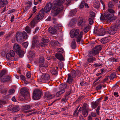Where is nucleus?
<instances>
[{
  "instance_id": "f257e3e1",
  "label": "nucleus",
  "mask_w": 120,
  "mask_h": 120,
  "mask_svg": "<svg viewBox=\"0 0 120 120\" xmlns=\"http://www.w3.org/2000/svg\"><path fill=\"white\" fill-rule=\"evenodd\" d=\"M70 34L71 38L75 37L77 38L76 41L78 43H80L83 34V32L82 31L79 33V30L78 29L75 30H72L70 32Z\"/></svg>"
},
{
  "instance_id": "f03ea898",
  "label": "nucleus",
  "mask_w": 120,
  "mask_h": 120,
  "mask_svg": "<svg viewBox=\"0 0 120 120\" xmlns=\"http://www.w3.org/2000/svg\"><path fill=\"white\" fill-rule=\"evenodd\" d=\"M65 0H55L52 3V8L53 9H57L58 10L62 11L64 8L62 3Z\"/></svg>"
},
{
  "instance_id": "7ed1b4c3",
  "label": "nucleus",
  "mask_w": 120,
  "mask_h": 120,
  "mask_svg": "<svg viewBox=\"0 0 120 120\" xmlns=\"http://www.w3.org/2000/svg\"><path fill=\"white\" fill-rule=\"evenodd\" d=\"M13 49L15 52L21 58L22 57L24 54V52L22 50L20 46L18 44L15 43L13 46Z\"/></svg>"
},
{
  "instance_id": "20e7f679",
  "label": "nucleus",
  "mask_w": 120,
  "mask_h": 120,
  "mask_svg": "<svg viewBox=\"0 0 120 120\" xmlns=\"http://www.w3.org/2000/svg\"><path fill=\"white\" fill-rule=\"evenodd\" d=\"M44 14H42L40 15V14L36 16V17L34 18V19L30 22L31 27H34L35 25L39 21L42 19L44 17Z\"/></svg>"
},
{
  "instance_id": "39448f33",
  "label": "nucleus",
  "mask_w": 120,
  "mask_h": 120,
  "mask_svg": "<svg viewBox=\"0 0 120 120\" xmlns=\"http://www.w3.org/2000/svg\"><path fill=\"white\" fill-rule=\"evenodd\" d=\"M114 15L113 14H110L108 12H105L104 14H101L100 19L102 21H105L106 20L107 21L110 20L111 17Z\"/></svg>"
},
{
  "instance_id": "423d86ee",
  "label": "nucleus",
  "mask_w": 120,
  "mask_h": 120,
  "mask_svg": "<svg viewBox=\"0 0 120 120\" xmlns=\"http://www.w3.org/2000/svg\"><path fill=\"white\" fill-rule=\"evenodd\" d=\"M52 3L51 2L48 3L45 6L44 9L42 8L41 10L39 12L38 14H40V15L43 13L44 15V12H43L44 11L46 13H47L50 11L51 9H53L52 8Z\"/></svg>"
},
{
  "instance_id": "0eeeda50",
  "label": "nucleus",
  "mask_w": 120,
  "mask_h": 120,
  "mask_svg": "<svg viewBox=\"0 0 120 120\" xmlns=\"http://www.w3.org/2000/svg\"><path fill=\"white\" fill-rule=\"evenodd\" d=\"M91 111L87 104L85 103L83 105L82 108V112L84 117H86L88 115V112Z\"/></svg>"
},
{
  "instance_id": "6e6552de",
  "label": "nucleus",
  "mask_w": 120,
  "mask_h": 120,
  "mask_svg": "<svg viewBox=\"0 0 120 120\" xmlns=\"http://www.w3.org/2000/svg\"><path fill=\"white\" fill-rule=\"evenodd\" d=\"M41 92L38 89H36L33 92V98L35 100L40 98L41 97Z\"/></svg>"
},
{
  "instance_id": "1a4fd4ad",
  "label": "nucleus",
  "mask_w": 120,
  "mask_h": 120,
  "mask_svg": "<svg viewBox=\"0 0 120 120\" xmlns=\"http://www.w3.org/2000/svg\"><path fill=\"white\" fill-rule=\"evenodd\" d=\"M76 71L74 70H72L71 72V74H68V79L67 81V82L70 84L72 82V78L76 77Z\"/></svg>"
},
{
  "instance_id": "9d476101",
  "label": "nucleus",
  "mask_w": 120,
  "mask_h": 120,
  "mask_svg": "<svg viewBox=\"0 0 120 120\" xmlns=\"http://www.w3.org/2000/svg\"><path fill=\"white\" fill-rule=\"evenodd\" d=\"M107 29V34H109L111 35L115 34L116 32L117 29L116 27H115L113 24L111 25L109 28Z\"/></svg>"
},
{
  "instance_id": "9b49d317",
  "label": "nucleus",
  "mask_w": 120,
  "mask_h": 120,
  "mask_svg": "<svg viewBox=\"0 0 120 120\" xmlns=\"http://www.w3.org/2000/svg\"><path fill=\"white\" fill-rule=\"evenodd\" d=\"M50 80V75L48 74H43L41 77V82H46L49 81Z\"/></svg>"
},
{
  "instance_id": "f8f14e48",
  "label": "nucleus",
  "mask_w": 120,
  "mask_h": 120,
  "mask_svg": "<svg viewBox=\"0 0 120 120\" xmlns=\"http://www.w3.org/2000/svg\"><path fill=\"white\" fill-rule=\"evenodd\" d=\"M16 40L19 43H21L23 41L22 34L21 32H18L16 33L15 35Z\"/></svg>"
},
{
  "instance_id": "ddd939ff",
  "label": "nucleus",
  "mask_w": 120,
  "mask_h": 120,
  "mask_svg": "<svg viewBox=\"0 0 120 120\" xmlns=\"http://www.w3.org/2000/svg\"><path fill=\"white\" fill-rule=\"evenodd\" d=\"M21 93L22 96L26 98L27 97L29 98V95L28 94V90L26 88H24L21 89Z\"/></svg>"
},
{
  "instance_id": "4468645a",
  "label": "nucleus",
  "mask_w": 120,
  "mask_h": 120,
  "mask_svg": "<svg viewBox=\"0 0 120 120\" xmlns=\"http://www.w3.org/2000/svg\"><path fill=\"white\" fill-rule=\"evenodd\" d=\"M97 51H95L93 49L91 50H89L88 52L87 56L89 57H92L98 54Z\"/></svg>"
},
{
  "instance_id": "2eb2a0df",
  "label": "nucleus",
  "mask_w": 120,
  "mask_h": 120,
  "mask_svg": "<svg viewBox=\"0 0 120 120\" xmlns=\"http://www.w3.org/2000/svg\"><path fill=\"white\" fill-rule=\"evenodd\" d=\"M86 21L85 19L81 18L78 20V24L80 26L83 27L86 25Z\"/></svg>"
},
{
  "instance_id": "dca6fc26",
  "label": "nucleus",
  "mask_w": 120,
  "mask_h": 120,
  "mask_svg": "<svg viewBox=\"0 0 120 120\" xmlns=\"http://www.w3.org/2000/svg\"><path fill=\"white\" fill-rule=\"evenodd\" d=\"M62 10H58L57 9H52L51 11V15L53 16H55L59 12H62Z\"/></svg>"
},
{
  "instance_id": "f3484780",
  "label": "nucleus",
  "mask_w": 120,
  "mask_h": 120,
  "mask_svg": "<svg viewBox=\"0 0 120 120\" xmlns=\"http://www.w3.org/2000/svg\"><path fill=\"white\" fill-rule=\"evenodd\" d=\"M11 76H4L2 78L1 81L3 82L11 81Z\"/></svg>"
},
{
  "instance_id": "a211bd4d",
  "label": "nucleus",
  "mask_w": 120,
  "mask_h": 120,
  "mask_svg": "<svg viewBox=\"0 0 120 120\" xmlns=\"http://www.w3.org/2000/svg\"><path fill=\"white\" fill-rule=\"evenodd\" d=\"M56 57L60 61H64L65 59L62 54L60 53H56L55 55Z\"/></svg>"
},
{
  "instance_id": "6ab92c4d",
  "label": "nucleus",
  "mask_w": 120,
  "mask_h": 120,
  "mask_svg": "<svg viewBox=\"0 0 120 120\" xmlns=\"http://www.w3.org/2000/svg\"><path fill=\"white\" fill-rule=\"evenodd\" d=\"M107 29H105L103 28H100L99 35L100 36H103L105 34H107Z\"/></svg>"
},
{
  "instance_id": "aec40b11",
  "label": "nucleus",
  "mask_w": 120,
  "mask_h": 120,
  "mask_svg": "<svg viewBox=\"0 0 120 120\" xmlns=\"http://www.w3.org/2000/svg\"><path fill=\"white\" fill-rule=\"evenodd\" d=\"M97 101H96L94 102L93 101L91 103V106L92 109H95L98 106L99 103Z\"/></svg>"
},
{
  "instance_id": "412c9836",
  "label": "nucleus",
  "mask_w": 120,
  "mask_h": 120,
  "mask_svg": "<svg viewBox=\"0 0 120 120\" xmlns=\"http://www.w3.org/2000/svg\"><path fill=\"white\" fill-rule=\"evenodd\" d=\"M48 30L49 32L52 34H56L57 32V30L55 28L52 27H50Z\"/></svg>"
},
{
  "instance_id": "4be33fe9",
  "label": "nucleus",
  "mask_w": 120,
  "mask_h": 120,
  "mask_svg": "<svg viewBox=\"0 0 120 120\" xmlns=\"http://www.w3.org/2000/svg\"><path fill=\"white\" fill-rule=\"evenodd\" d=\"M38 41L37 40L35 37H34L32 41V45L31 46V48L32 49H34L36 45L37 44Z\"/></svg>"
},
{
  "instance_id": "5701e85b",
  "label": "nucleus",
  "mask_w": 120,
  "mask_h": 120,
  "mask_svg": "<svg viewBox=\"0 0 120 120\" xmlns=\"http://www.w3.org/2000/svg\"><path fill=\"white\" fill-rule=\"evenodd\" d=\"M54 27L57 30H59L61 31L62 30V26L60 24H56L55 25Z\"/></svg>"
},
{
  "instance_id": "b1692460",
  "label": "nucleus",
  "mask_w": 120,
  "mask_h": 120,
  "mask_svg": "<svg viewBox=\"0 0 120 120\" xmlns=\"http://www.w3.org/2000/svg\"><path fill=\"white\" fill-rule=\"evenodd\" d=\"M102 48V46L100 45H97L95 46L93 49H94L95 51H97V53L98 54L99 52L100 51Z\"/></svg>"
},
{
  "instance_id": "393cba45",
  "label": "nucleus",
  "mask_w": 120,
  "mask_h": 120,
  "mask_svg": "<svg viewBox=\"0 0 120 120\" xmlns=\"http://www.w3.org/2000/svg\"><path fill=\"white\" fill-rule=\"evenodd\" d=\"M71 48L73 49H75L76 47V42L75 40L74 39L73 40L71 43Z\"/></svg>"
},
{
  "instance_id": "a878e982",
  "label": "nucleus",
  "mask_w": 120,
  "mask_h": 120,
  "mask_svg": "<svg viewBox=\"0 0 120 120\" xmlns=\"http://www.w3.org/2000/svg\"><path fill=\"white\" fill-rule=\"evenodd\" d=\"M96 60V58L94 57H89L87 58V62L89 63H93V61Z\"/></svg>"
},
{
  "instance_id": "bb28decb",
  "label": "nucleus",
  "mask_w": 120,
  "mask_h": 120,
  "mask_svg": "<svg viewBox=\"0 0 120 120\" xmlns=\"http://www.w3.org/2000/svg\"><path fill=\"white\" fill-rule=\"evenodd\" d=\"M108 38V37H106L102 38L101 40V42L104 44L107 43L109 41Z\"/></svg>"
},
{
  "instance_id": "cd10ccee",
  "label": "nucleus",
  "mask_w": 120,
  "mask_h": 120,
  "mask_svg": "<svg viewBox=\"0 0 120 120\" xmlns=\"http://www.w3.org/2000/svg\"><path fill=\"white\" fill-rule=\"evenodd\" d=\"M94 7L96 8H98L99 7V2L98 0H96L94 3Z\"/></svg>"
},
{
  "instance_id": "c85d7f7f",
  "label": "nucleus",
  "mask_w": 120,
  "mask_h": 120,
  "mask_svg": "<svg viewBox=\"0 0 120 120\" xmlns=\"http://www.w3.org/2000/svg\"><path fill=\"white\" fill-rule=\"evenodd\" d=\"M113 25L116 27L117 29L120 28V20H117L116 22Z\"/></svg>"
},
{
  "instance_id": "c756f323",
  "label": "nucleus",
  "mask_w": 120,
  "mask_h": 120,
  "mask_svg": "<svg viewBox=\"0 0 120 120\" xmlns=\"http://www.w3.org/2000/svg\"><path fill=\"white\" fill-rule=\"evenodd\" d=\"M77 11V10L76 9H74L71 11L69 13V15L70 16H73L76 13Z\"/></svg>"
},
{
  "instance_id": "7c9ffc66",
  "label": "nucleus",
  "mask_w": 120,
  "mask_h": 120,
  "mask_svg": "<svg viewBox=\"0 0 120 120\" xmlns=\"http://www.w3.org/2000/svg\"><path fill=\"white\" fill-rule=\"evenodd\" d=\"M48 66V63L47 62H44L39 65L40 68L42 67L46 68Z\"/></svg>"
},
{
  "instance_id": "2f4dec72",
  "label": "nucleus",
  "mask_w": 120,
  "mask_h": 120,
  "mask_svg": "<svg viewBox=\"0 0 120 120\" xmlns=\"http://www.w3.org/2000/svg\"><path fill=\"white\" fill-rule=\"evenodd\" d=\"M19 110V106L18 105L14 106L12 112L13 113L18 111Z\"/></svg>"
},
{
  "instance_id": "473e14b6",
  "label": "nucleus",
  "mask_w": 120,
  "mask_h": 120,
  "mask_svg": "<svg viewBox=\"0 0 120 120\" xmlns=\"http://www.w3.org/2000/svg\"><path fill=\"white\" fill-rule=\"evenodd\" d=\"M22 36L23 39H26L28 38V36L27 33L25 31H23L22 32Z\"/></svg>"
},
{
  "instance_id": "72a5a7b5",
  "label": "nucleus",
  "mask_w": 120,
  "mask_h": 120,
  "mask_svg": "<svg viewBox=\"0 0 120 120\" xmlns=\"http://www.w3.org/2000/svg\"><path fill=\"white\" fill-rule=\"evenodd\" d=\"M91 28V26L89 25H88L87 26H85L83 29L84 32L86 33Z\"/></svg>"
},
{
  "instance_id": "f704fd0d",
  "label": "nucleus",
  "mask_w": 120,
  "mask_h": 120,
  "mask_svg": "<svg viewBox=\"0 0 120 120\" xmlns=\"http://www.w3.org/2000/svg\"><path fill=\"white\" fill-rule=\"evenodd\" d=\"M65 92V90H64L62 89L57 93L56 94V96L57 97H59L60 95L64 93Z\"/></svg>"
},
{
  "instance_id": "c9c22d12",
  "label": "nucleus",
  "mask_w": 120,
  "mask_h": 120,
  "mask_svg": "<svg viewBox=\"0 0 120 120\" xmlns=\"http://www.w3.org/2000/svg\"><path fill=\"white\" fill-rule=\"evenodd\" d=\"M116 77V73L115 72H113L111 74L109 77L110 79L112 80L114 79Z\"/></svg>"
},
{
  "instance_id": "e433bc0d",
  "label": "nucleus",
  "mask_w": 120,
  "mask_h": 120,
  "mask_svg": "<svg viewBox=\"0 0 120 120\" xmlns=\"http://www.w3.org/2000/svg\"><path fill=\"white\" fill-rule=\"evenodd\" d=\"M59 42L57 41H56L54 40H52L50 42V44L53 47H54L55 45H57L58 43Z\"/></svg>"
},
{
  "instance_id": "4c0bfd02",
  "label": "nucleus",
  "mask_w": 120,
  "mask_h": 120,
  "mask_svg": "<svg viewBox=\"0 0 120 120\" xmlns=\"http://www.w3.org/2000/svg\"><path fill=\"white\" fill-rule=\"evenodd\" d=\"M45 59L43 56H41L40 57L38 60V63L41 64L44 62Z\"/></svg>"
},
{
  "instance_id": "58836bf2",
  "label": "nucleus",
  "mask_w": 120,
  "mask_h": 120,
  "mask_svg": "<svg viewBox=\"0 0 120 120\" xmlns=\"http://www.w3.org/2000/svg\"><path fill=\"white\" fill-rule=\"evenodd\" d=\"M100 28L96 27L95 28L94 32V33L95 34H98L99 35Z\"/></svg>"
},
{
  "instance_id": "ea45409f",
  "label": "nucleus",
  "mask_w": 120,
  "mask_h": 120,
  "mask_svg": "<svg viewBox=\"0 0 120 120\" xmlns=\"http://www.w3.org/2000/svg\"><path fill=\"white\" fill-rule=\"evenodd\" d=\"M51 72L53 75H56L58 74L57 71L55 69H53L51 70Z\"/></svg>"
},
{
  "instance_id": "a19ab883",
  "label": "nucleus",
  "mask_w": 120,
  "mask_h": 120,
  "mask_svg": "<svg viewBox=\"0 0 120 120\" xmlns=\"http://www.w3.org/2000/svg\"><path fill=\"white\" fill-rule=\"evenodd\" d=\"M28 26H26L25 29V30L28 34H30L31 32V28Z\"/></svg>"
},
{
  "instance_id": "79ce46f5",
  "label": "nucleus",
  "mask_w": 120,
  "mask_h": 120,
  "mask_svg": "<svg viewBox=\"0 0 120 120\" xmlns=\"http://www.w3.org/2000/svg\"><path fill=\"white\" fill-rule=\"evenodd\" d=\"M28 53L29 56L33 58L34 57L35 55V54L34 52L32 51H29Z\"/></svg>"
},
{
  "instance_id": "37998d69",
  "label": "nucleus",
  "mask_w": 120,
  "mask_h": 120,
  "mask_svg": "<svg viewBox=\"0 0 120 120\" xmlns=\"http://www.w3.org/2000/svg\"><path fill=\"white\" fill-rule=\"evenodd\" d=\"M109 49H107L105 51V52L107 54L109 55L113 56V53L111 51L109 50Z\"/></svg>"
},
{
  "instance_id": "c03bdc74",
  "label": "nucleus",
  "mask_w": 120,
  "mask_h": 120,
  "mask_svg": "<svg viewBox=\"0 0 120 120\" xmlns=\"http://www.w3.org/2000/svg\"><path fill=\"white\" fill-rule=\"evenodd\" d=\"M41 40L43 42L46 43L49 41V40L48 39L46 38L43 37L42 38Z\"/></svg>"
},
{
  "instance_id": "a18cd8bd",
  "label": "nucleus",
  "mask_w": 120,
  "mask_h": 120,
  "mask_svg": "<svg viewBox=\"0 0 120 120\" xmlns=\"http://www.w3.org/2000/svg\"><path fill=\"white\" fill-rule=\"evenodd\" d=\"M6 104V102L5 101L0 99V108H2L3 105Z\"/></svg>"
},
{
  "instance_id": "49530a36",
  "label": "nucleus",
  "mask_w": 120,
  "mask_h": 120,
  "mask_svg": "<svg viewBox=\"0 0 120 120\" xmlns=\"http://www.w3.org/2000/svg\"><path fill=\"white\" fill-rule=\"evenodd\" d=\"M32 106H31L29 105H24L23 106V109L24 110H26L29 109L30 108H31Z\"/></svg>"
},
{
  "instance_id": "de8ad7c7",
  "label": "nucleus",
  "mask_w": 120,
  "mask_h": 120,
  "mask_svg": "<svg viewBox=\"0 0 120 120\" xmlns=\"http://www.w3.org/2000/svg\"><path fill=\"white\" fill-rule=\"evenodd\" d=\"M58 52L57 53H60V54H62L65 52L64 50L61 48H60L58 49Z\"/></svg>"
},
{
  "instance_id": "09e8293b",
  "label": "nucleus",
  "mask_w": 120,
  "mask_h": 120,
  "mask_svg": "<svg viewBox=\"0 0 120 120\" xmlns=\"http://www.w3.org/2000/svg\"><path fill=\"white\" fill-rule=\"evenodd\" d=\"M75 19H72L70 23V24L71 26H72L75 23Z\"/></svg>"
},
{
  "instance_id": "8fccbe9b",
  "label": "nucleus",
  "mask_w": 120,
  "mask_h": 120,
  "mask_svg": "<svg viewBox=\"0 0 120 120\" xmlns=\"http://www.w3.org/2000/svg\"><path fill=\"white\" fill-rule=\"evenodd\" d=\"M74 87V86L73 87L72 86V88L71 87V89H70V90H69L68 91V92H67L66 93L65 95V97H66L68 95H69L70 94L71 92V90H72V88L73 89Z\"/></svg>"
},
{
  "instance_id": "3c124183",
  "label": "nucleus",
  "mask_w": 120,
  "mask_h": 120,
  "mask_svg": "<svg viewBox=\"0 0 120 120\" xmlns=\"http://www.w3.org/2000/svg\"><path fill=\"white\" fill-rule=\"evenodd\" d=\"M6 56L7 59L9 60H11V57H12L9 53H8L7 54Z\"/></svg>"
},
{
  "instance_id": "603ef678",
  "label": "nucleus",
  "mask_w": 120,
  "mask_h": 120,
  "mask_svg": "<svg viewBox=\"0 0 120 120\" xmlns=\"http://www.w3.org/2000/svg\"><path fill=\"white\" fill-rule=\"evenodd\" d=\"M14 106V105H10L8 107L7 109L10 111H11L12 112Z\"/></svg>"
},
{
  "instance_id": "864d4df0",
  "label": "nucleus",
  "mask_w": 120,
  "mask_h": 120,
  "mask_svg": "<svg viewBox=\"0 0 120 120\" xmlns=\"http://www.w3.org/2000/svg\"><path fill=\"white\" fill-rule=\"evenodd\" d=\"M28 45V42H25L23 43H22V46L23 47L26 48L27 47Z\"/></svg>"
},
{
  "instance_id": "5fc2aeb1",
  "label": "nucleus",
  "mask_w": 120,
  "mask_h": 120,
  "mask_svg": "<svg viewBox=\"0 0 120 120\" xmlns=\"http://www.w3.org/2000/svg\"><path fill=\"white\" fill-rule=\"evenodd\" d=\"M9 53L10 54V55L12 57H13L15 56L14 52L12 50H10V53Z\"/></svg>"
},
{
  "instance_id": "6e6d98bb",
  "label": "nucleus",
  "mask_w": 120,
  "mask_h": 120,
  "mask_svg": "<svg viewBox=\"0 0 120 120\" xmlns=\"http://www.w3.org/2000/svg\"><path fill=\"white\" fill-rule=\"evenodd\" d=\"M110 8H110L108 9V11L111 14H113V13H115V11L113 10Z\"/></svg>"
},
{
  "instance_id": "4d7b16f0",
  "label": "nucleus",
  "mask_w": 120,
  "mask_h": 120,
  "mask_svg": "<svg viewBox=\"0 0 120 120\" xmlns=\"http://www.w3.org/2000/svg\"><path fill=\"white\" fill-rule=\"evenodd\" d=\"M59 65L60 69L62 68L64 66V64L63 62H59Z\"/></svg>"
},
{
  "instance_id": "13d9d810",
  "label": "nucleus",
  "mask_w": 120,
  "mask_h": 120,
  "mask_svg": "<svg viewBox=\"0 0 120 120\" xmlns=\"http://www.w3.org/2000/svg\"><path fill=\"white\" fill-rule=\"evenodd\" d=\"M113 5L112 4V3L111 2H109L108 5V7L109 8H112L113 7Z\"/></svg>"
},
{
  "instance_id": "bf43d9fd",
  "label": "nucleus",
  "mask_w": 120,
  "mask_h": 120,
  "mask_svg": "<svg viewBox=\"0 0 120 120\" xmlns=\"http://www.w3.org/2000/svg\"><path fill=\"white\" fill-rule=\"evenodd\" d=\"M93 19L91 18H90L89 19V23L90 25H92L93 23Z\"/></svg>"
},
{
  "instance_id": "052dcab7",
  "label": "nucleus",
  "mask_w": 120,
  "mask_h": 120,
  "mask_svg": "<svg viewBox=\"0 0 120 120\" xmlns=\"http://www.w3.org/2000/svg\"><path fill=\"white\" fill-rule=\"evenodd\" d=\"M76 75L78 77H79L81 74V73L80 71L79 70H77L76 71Z\"/></svg>"
},
{
  "instance_id": "680f3d73",
  "label": "nucleus",
  "mask_w": 120,
  "mask_h": 120,
  "mask_svg": "<svg viewBox=\"0 0 120 120\" xmlns=\"http://www.w3.org/2000/svg\"><path fill=\"white\" fill-rule=\"evenodd\" d=\"M49 95V94H48V93H46L44 96V98L47 99Z\"/></svg>"
},
{
  "instance_id": "e2e57ef3",
  "label": "nucleus",
  "mask_w": 120,
  "mask_h": 120,
  "mask_svg": "<svg viewBox=\"0 0 120 120\" xmlns=\"http://www.w3.org/2000/svg\"><path fill=\"white\" fill-rule=\"evenodd\" d=\"M84 2L83 1H82L79 6V7L81 8H82L84 6Z\"/></svg>"
},
{
  "instance_id": "0e129e2a",
  "label": "nucleus",
  "mask_w": 120,
  "mask_h": 120,
  "mask_svg": "<svg viewBox=\"0 0 120 120\" xmlns=\"http://www.w3.org/2000/svg\"><path fill=\"white\" fill-rule=\"evenodd\" d=\"M91 116L95 117L96 116V114L95 112H91V114L90 115Z\"/></svg>"
},
{
  "instance_id": "69168bd1",
  "label": "nucleus",
  "mask_w": 120,
  "mask_h": 120,
  "mask_svg": "<svg viewBox=\"0 0 120 120\" xmlns=\"http://www.w3.org/2000/svg\"><path fill=\"white\" fill-rule=\"evenodd\" d=\"M7 90L6 89L3 90L1 91V93L2 94H5L7 93Z\"/></svg>"
},
{
  "instance_id": "338daca9",
  "label": "nucleus",
  "mask_w": 120,
  "mask_h": 120,
  "mask_svg": "<svg viewBox=\"0 0 120 120\" xmlns=\"http://www.w3.org/2000/svg\"><path fill=\"white\" fill-rule=\"evenodd\" d=\"M95 14L94 12L93 11H92L90 12V16L91 17L94 18L95 17Z\"/></svg>"
},
{
  "instance_id": "774afa93",
  "label": "nucleus",
  "mask_w": 120,
  "mask_h": 120,
  "mask_svg": "<svg viewBox=\"0 0 120 120\" xmlns=\"http://www.w3.org/2000/svg\"><path fill=\"white\" fill-rule=\"evenodd\" d=\"M40 30L39 27H37L35 28V31L33 32V33L34 34H35V33L38 31Z\"/></svg>"
}]
</instances>
